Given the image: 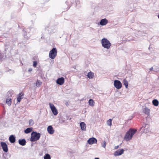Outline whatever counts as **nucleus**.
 <instances>
[{
    "mask_svg": "<svg viewBox=\"0 0 159 159\" xmlns=\"http://www.w3.org/2000/svg\"><path fill=\"white\" fill-rule=\"evenodd\" d=\"M136 131V130L130 129L126 133L124 137V139L127 141L130 140Z\"/></svg>",
    "mask_w": 159,
    "mask_h": 159,
    "instance_id": "f257e3e1",
    "label": "nucleus"
},
{
    "mask_svg": "<svg viewBox=\"0 0 159 159\" xmlns=\"http://www.w3.org/2000/svg\"><path fill=\"white\" fill-rule=\"evenodd\" d=\"M40 134L36 131H33L31 134L30 140L31 142H34L38 140L40 137Z\"/></svg>",
    "mask_w": 159,
    "mask_h": 159,
    "instance_id": "f03ea898",
    "label": "nucleus"
},
{
    "mask_svg": "<svg viewBox=\"0 0 159 159\" xmlns=\"http://www.w3.org/2000/svg\"><path fill=\"white\" fill-rule=\"evenodd\" d=\"M57 50L56 48H53L49 52V57L52 59H54L57 55Z\"/></svg>",
    "mask_w": 159,
    "mask_h": 159,
    "instance_id": "7ed1b4c3",
    "label": "nucleus"
},
{
    "mask_svg": "<svg viewBox=\"0 0 159 159\" xmlns=\"http://www.w3.org/2000/svg\"><path fill=\"white\" fill-rule=\"evenodd\" d=\"M102 44L103 46L107 49L109 48L111 45V43L109 40H102Z\"/></svg>",
    "mask_w": 159,
    "mask_h": 159,
    "instance_id": "20e7f679",
    "label": "nucleus"
},
{
    "mask_svg": "<svg viewBox=\"0 0 159 159\" xmlns=\"http://www.w3.org/2000/svg\"><path fill=\"white\" fill-rule=\"evenodd\" d=\"M49 106L50 108L53 113L55 115H57L58 112L56 108L55 107L54 105L51 103H49Z\"/></svg>",
    "mask_w": 159,
    "mask_h": 159,
    "instance_id": "39448f33",
    "label": "nucleus"
},
{
    "mask_svg": "<svg viewBox=\"0 0 159 159\" xmlns=\"http://www.w3.org/2000/svg\"><path fill=\"white\" fill-rule=\"evenodd\" d=\"M114 86L117 89H120L122 86L121 83L117 80H115L114 81Z\"/></svg>",
    "mask_w": 159,
    "mask_h": 159,
    "instance_id": "423d86ee",
    "label": "nucleus"
},
{
    "mask_svg": "<svg viewBox=\"0 0 159 159\" xmlns=\"http://www.w3.org/2000/svg\"><path fill=\"white\" fill-rule=\"evenodd\" d=\"M1 145L3 151L4 152H7L8 151V148L6 143L4 142H1Z\"/></svg>",
    "mask_w": 159,
    "mask_h": 159,
    "instance_id": "0eeeda50",
    "label": "nucleus"
},
{
    "mask_svg": "<svg viewBox=\"0 0 159 159\" xmlns=\"http://www.w3.org/2000/svg\"><path fill=\"white\" fill-rule=\"evenodd\" d=\"M87 142L89 144L91 145L94 143H97V141L96 138L92 137L89 138Z\"/></svg>",
    "mask_w": 159,
    "mask_h": 159,
    "instance_id": "6e6552de",
    "label": "nucleus"
},
{
    "mask_svg": "<svg viewBox=\"0 0 159 159\" xmlns=\"http://www.w3.org/2000/svg\"><path fill=\"white\" fill-rule=\"evenodd\" d=\"M65 81L64 78L62 77L57 79V83L60 85L63 84Z\"/></svg>",
    "mask_w": 159,
    "mask_h": 159,
    "instance_id": "1a4fd4ad",
    "label": "nucleus"
},
{
    "mask_svg": "<svg viewBox=\"0 0 159 159\" xmlns=\"http://www.w3.org/2000/svg\"><path fill=\"white\" fill-rule=\"evenodd\" d=\"M24 93L23 92H21L20 93L17 97V101L18 102H20L21 99L23 98Z\"/></svg>",
    "mask_w": 159,
    "mask_h": 159,
    "instance_id": "9d476101",
    "label": "nucleus"
},
{
    "mask_svg": "<svg viewBox=\"0 0 159 159\" xmlns=\"http://www.w3.org/2000/svg\"><path fill=\"white\" fill-rule=\"evenodd\" d=\"M108 23V20H107L105 18L103 19H102L100 22V24L101 25H106Z\"/></svg>",
    "mask_w": 159,
    "mask_h": 159,
    "instance_id": "9b49d317",
    "label": "nucleus"
},
{
    "mask_svg": "<svg viewBox=\"0 0 159 159\" xmlns=\"http://www.w3.org/2000/svg\"><path fill=\"white\" fill-rule=\"evenodd\" d=\"M47 130L48 133L50 134H52L54 133V130L53 129V128L51 125L48 127Z\"/></svg>",
    "mask_w": 159,
    "mask_h": 159,
    "instance_id": "f8f14e48",
    "label": "nucleus"
},
{
    "mask_svg": "<svg viewBox=\"0 0 159 159\" xmlns=\"http://www.w3.org/2000/svg\"><path fill=\"white\" fill-rule=\"evenodd\" d=\"M124 152V150L123 149H121L120 150H118L116 151L115 152V155L116 156H119L121 155Z\"/></svg>",
    "mask_w": 159,
    "mask_h": 159,
    "instance_id": "ddd939ff",
    "label": "nucleus"
},
{
    "mask_svg": "<svg viewBox=\"0 0 159 159\" xmlns=\"http://www.w3.org/2000/svg\"><path fill=\"white\" fill-rule=\"evenodd\" d=\"M80 128L83 131H86V125L84 122H81L80 123Z\"/></svg>",
    "mask_w": 159,
    "mask_h": 159,
    "instance_id": "4468645a",
    "label": "nucleus"
},
{
    "mask_svg": "<svg viewBox=\"0 0 159 159\" xmlns=\"http://www.w3.org/2000/svg\"><path fill=\"white\" fill-rule=\"evenodd\" d=\"M15 138L13 135H11L9 138V140L11 143H14L15 141Z\"/></svg>",
    "mask_w": 159,
    "mask_h": 159,
    "instance_id": "2eb2a0df",
    "label": "nucleus"
},
{
    "mask_svg": "<svg viewBox=\"0 0 159 159\" xmlns=\"http://www.w3.org/2000/svg\"><path fill=\"white\" fill-rule=\"evenodd\" d=\"M87 76L89 79H93L94 76V74L93 72L90 71L88 73Z\"/></svg>",
    "mask_w": 159,
    "mask_h": 159,
    "instance_id": "dca6fc26",
    "label": "nucleus"
},
{
    "mask_svg": "<svg viewBox=\"0 0 159 159\" xmlns=\"http://www.w3.org/2000/svg\"><path fill=\"white\" fill-rule=\"evenodd\" d=\"M143 112L147 114L148 116H149L150 114V110L147 107H145L143 110Z\"/></svg>",
    "mask_w": 159,
    "mask_h": 159,
    "instance_id": "f3484780",
    "label": "nucleus"
},
{
    "mask_svg": "<svg viewBox=\"0 0 159 159\" xmlns=\"http://www.w3.org/2000/svg\"><path fill=\"white\" fill-rule=\"evenodd\" d=\"M19 143L22 146H24L26 144V141L25 139L19 140Z\"/></svg>",
    "mask_w": 159,
    "mask_h": 159,
    "instance_id": "a211bd4d",
    "label": "nucleus"
},
{
    "mask_svg": "<svg viewBox=\"0 0 159 159\" xmlns=\"http://www.w3.org/2000/svg\"><path fill=\"white\" fill-rule=\"evenodd\" d=\"M33 128H29L25 129L24 131L25 134H28L31 132Z\"/></svg>",
    "mask_w": 159,
    "mask_h": 159,
    "instance_id": "6ab92c4d",
    "label": "nucleus"
},
{
    "mask_svg": "<svg viewBox=\"0 0 159 159\" xmlns=\"http://www.w3.org/2000/svg\"><path fill=\"white\" fill-rule=\"evenodd\" d=\"M123 84L125 86L126 88H128V81L125 79H124L123 80Z\"/></svg>",
    "mask_w": 159,
    "mask_h": 159,
    "instance_id": "aec40b11",
    "label": "nucleus"
},
{
    "mask_svg": "<svg viewBox=\"0 0 159 159\" xmlns=\"http://www.w3.org/2000/svg\"><path fill=\"white\" fill-rule=\"evenodd\" d=\"M89 103L90 106L93 107L94 105L95 102L93 99H90L89 100Z\"/></svg>",
    "mask_w": 159,
    "mask_h": 159,
    "instance_id": "412c9836",
    "label": "nucleus"
},
{
    "mask_svg": "<svg viewBox=\"0 0 159 159\" xmlns=\"http://www.w3.org/2000/svg\"><path fill=\"white\" fill-rule=\"evenodd\" d=\"M152 103L153 104L156 106H158L159 104V102L157 100V99H154L152 101Z\"/></svg>",
    "mask_w": 159,
    "mask_h": 159,
    "instance_id": "4be33fe9",
    "label": "nucleus"
},
{
    "mask_svg": "<svg viewBox=\"0 0 159 159\" xmlns=\"http://www.w3.org/2000/svg\"><path fill=\"white\" fill-rule=\"evenodd\" d=\"M6 103L9 106L11 105V98H7L6 100Z\"/></svg>",
    "mask_w": 159,
    "mask_h": 159,
    "instance_id": "5701e85b",
    "label": "nucleus"
},
{
    "mask_svg": "<svg viewBox=\"0 0 159 159\" xmlns=\"http://www.w3.org/2000/svg\"><path fill=\"white\" fill-rule=\"evenodd\" d=\"M42 84V82L40 80H38L36 82V85L37 87H40Z\"/></svg>",
    "mask_w": 159,
    "mask_h": 159,
    "instance_id": "b1692460",
    "label": "nucleus"
},
{
    "mask_svg": "<svg viewBox=\"0 0 159 159\" xmlns=\"http://www.w3.org/2000/svg\"><path fill=\"white\" fill-rule=\"evenodd\" d=\"M112 120L111 119H110L107 120V125H108L111 126L112 125Z\"/></svg>",
    "mask_w": 159,
    "mask_h": 159,
    "instance_id": "393cba45",
    "label": "nucleus"
},
{
    "mask_svg": "<svg viewBox=\"0 0 159 159\" xmlns=\"http://www.w3.org/2000/svg\"><path fill=\"white\" fill-rule=\"evenodd\" d=\"M44 159H51V157L48 154H46L44 156Z\"/></svg>",
    "mask_w": 159,
    "mask_h": 159,
    "instance_id": "a878e982",
    "label": "nucleus"
},
{
    "mask_svg": "<svg viewBox=\"0 0 159 159\" xmlns=\"http://www.w3.org/2000/svg\"><path fill=\"white\" fill-rule=\"evenodd\" d=\"M102 146L103 148H105L106 146V143L104 141H103L101 143Z\"/></svg>",
    "mask_w": 159,
    "mask_h": 159,
    "instance_id": "bb28decb",
    "label": "nucleus"
},
{
    "mask_svg": "<svg viewBox=\"0 0 159 159\" xmlns=\"http://www.w3.org/2000/svg\"><path fill=\"white\" fill-rule=\"evenodd\" d=\"M37 63L36 61H34L33 62V66L34 67H35L37 66Z\"/></svg>",
    "mask_w": 159,
    "mask_h": 159,
    "instance_id": "cd10ccee",
    "label": "nucleus"
},
{
    "mask_svg": "<svg viewBox=\"0 0 159 159\" xmlns=\"http://www.w3.org/2000/svg\"><path fill=\"white\" fill-rule=\"evenodd\" d=\"M33 121L32 120H30V124L31 123L32 124H33Z\"/></svg>",
    "mask_w": 159,
    "mask_h": 159,
    "instance_id": "c85d7f7f",
    "label": "nucleus"
},
{
    "mask_svg": "<svg viewBox=\"0 0 159 159\" xmlns=\"http://www.w3.org/2000/svg\"><path fill=\"white\" fill-rule=\"evenodd\" d=\"M119 148V146L118 145V146H115V148H115V149H116L117 148Z\"/></svg>",
    "mask_w": 159,
    "mask_h": 159,
    "instance_id": "c756f323",
    "label": "nucleus"
},
{
    "mask_svg": "<svg viewBox=\"0 0 159 159\" xmlns=\"http://www.w3.org/2000/svg\"><path fill=\"white\" fill-rule=\"evenodd\" d=\"M65 104L67 106L69 105V103L68 102H66V103H65Z\"/></svg>",
    "mask_w": 159,
    "mask_h": 159,
    "instance_id": "7c9ffc66",
    "label": "nucleus"
},
{
    "mask_svg": "<svg viewBox=\"0 0 159 159\" xmlns=\"http://www.w3.org/2000/svg\"><path fill=\"white\" fill-rule=\"evenodd\" d=\"M153 67H152L150 69V71H151V70H153Z\"/></svg>",
    "mask_w": 159,
    "mask_h": 159,
    "instance_id": "2f4dec72",
    "label": "nucleus"
},
{
    "mask_svg": "<svg viewBox=\"0 0 159 159\" xmlns=\"http://www.w3.org/2000/svg\"><path fill=\"white\" fill-rule=\"evenodd\" d=\"M102 40H107V39H105V38H103Z\"/></svg>",
    "mask_w": 159,
    "mask_h": 159,
    "instance_id": "473e14b6",
    "label": "nucleus"
},
{
    "mask_svg": "<svg viewBox=\"0 0 159 159\" xmlns=\"http://www.w3.org/2000/svg\"><path fill=\"white\" fill-rule=\"evenodd\" d=\"M32 70V69H30L29 70V71H31Z\"/></svg>",
    "mask_w": 159,
    "mask_h": 159,
    "instance_id": "72a5a7b5",
    "label": "nucleus"
},
{
    "mask_svg": "<svg viewBox=\"0 0 159 159\" xmlns=\"http://www.w3.org/2000/svg\"><path fill=\"white\" fill-rule=\"evenodd\" d=\"M95 159H99L98 158H96Z\"/></svg>",
    "mask_w": 159,
    "mask_h": 159,
    "instance_id": "f704fd0d",
    "label": "nucleus"
}]
</instances>
